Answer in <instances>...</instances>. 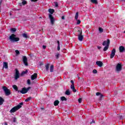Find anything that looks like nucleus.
I'll use <instances>...</instances> for the list:
<instances>
[{
  "label": "nucleus",
  "mask_w": 125,
  "mask_h": 125,
  "mask_svg": "<svg viewBox=\"0 0 125 125\" xmlns=\"http://www.w3.org/2000/svg\"><path fill=\"white\" fill-rule=\"evenodd\" d=\"M91 2L92 3L97 4L98 2H97V0H91Z\"/></svg>",
  "instance_id": "32"
},
{
  "label": "nucleus",
  "mask_w": 125,
  "mask_h": 125,
  "mask_svg": "<svg viewBox=\"0 0 125 125\" xmlns=\"http://www.w3.org/2000/svg\"><path fill=\"white\" fill-rule=\"evenodd\" d=\"M8 69V63L7 62H3L2 69Z\"/></svg>",
  "instance_id": "12"
},
{
  "label": "nucleus",
  "mask_w": 125,
  "mask_h": 125,
  "mask_svg": "<svg viewBox=\"0 0 125 125\" xmlns=\"http://www.w3.org/2000/svg\"><path fill=\"white\" fill-rule=\"evenodd\" d=\"M59 104V101L58 100H56L54 102V106H58Z\"/></svg>",
  "instance_id": "21"
},
{
  "label": "nucleus",
  "mask_w": 125,
  "mask_h": 125,
  "mask_svg": "<svg viewBox=\"0 0 125 125\" xmlns=\"http://www.w3.org/2000/svg\"><path fill=\"white\" fill-rule=\"evenodd\" d=\"M2 88L6 96H8V95H10V94H11V91L8 88H7V87L6 86H3Z\"/></svg>",
  "instance_id": "5"
},
{
  "label": "nucleus",
  "mask_w": 125,
  "mask_h": 125,
  "mask_svg": "<svg viewBox=\"0 0 125 125\" xmlns=\"http://www.w3.org/2000/svg\"><path fill=\"white\" fill-rule=\"evenodd\" d=\"M123 33H124V34H125V31H124Z\"/></svg>",
  "instance_id": "53"
},
{
  "label": "nucleus",
  "mask_w": 125,
  "mask_h": 125,
  "mask_svg": "<svg viewBox=\"0 0 125 125\" xmlns=\"http://www.w3.org/2000/svg\"><path fill=\"white\" fill-rule=\"evenodd\" d=\"M27 83L29 85L31 84V80L30 79L27 80Z\"/></svg>",
  "instance_id": "39"
},
{
  "label": "nucleus",
  "mask_w": 125,
  "mask_h": 125,
  "mask_svg": "<svg viewBox=\"0 0 125 125\" xmlns=\"http://www.w3.org/2000/svg\"><path fill=\"white\" fill-rule=\"evenodd\" d=\"M70 88L71 89H72L73 92H77V90L75 88V86H71Z\"/></svg>",
  "instance_id": "23"
},
{
  "label": "nucleus",
  "mask_w": 125,
  "mask_h": 125,
  "mask_svg": "<svg viewBox=\"0 0 125 125\" xmlns=\"http://www.w3.org/2000/svg\"><path fill=\"white\" fill-rule=\"evenodd\" d=\"M11 32H16V28H12L11 29Z\"/></svg>",
  "instance_id": "37"
},
{
  "label": "nucleus",
  "mask_w": 125,
  "mask_h": 125,
  "mask_svg": "<svg viewBox=\"0 0 125 125\" xmlns=\"http://www.w3.org/2000/svg\"><path fill=\"white\" fill-rule=\"evenodd\" d=\"M48 12L50 14H49V18L50 20L51 25H54V22H55V20L54 19V17L52 16L55 12L54 9L50 8L48 9Z\"/></svg>",
  "instance_id": "1"
},
{
  "label": "nucleus",
  "mask_w": 125,
  "mask_h": 125,
  "mask_svg": "<svg viewBox=\"0 0 125 125\" xmlns=\"http://www.w3.org/2000/svg\"><path fill=\"white\" fill-rule=\"evenodd\" d=\"M110 45V40L107 39V44L105 46V47L104 48V51H107L108 49H109V46Z\"/></svg>",
  "instance_id": "9"
},
{
  "label": "nucleus",
  "mask_w": 125,
  "mask_h": 125,
  "mask_svg": "<svg viewBox=\"0 0 125 125\" xmlns=\"http://www.w3.org/2000/svg\"><path fill=\"white\" fill-rule=\"evenodd\" d=\"M96 64L98 65L99 67H102V66H103V62L101 61H97Z\"/></svg>",
  "instance_id": "14"
},
{
  "label": "nucleus",
  "mask_w": 125,
  "mask_h": 125,
  "mask_svg": "<svg viewBox=\"0 0 125 125\" xmlns=\"http://www.w3.org/2000/svg\"><path fill=\"white\" fill-rule=\"evenodd\" d=\"M70 94H71V92H70V90L68 89L65 91L66 95H70Z\"/></svg>",
  "instance_id": "28"
},
{
  "label": "nucleus",
  "mask_w": 125,
  "mask_h": 125,
  "mask_svg": "<svg viewBox=\"0 0 125 125\" xmlns=\"http://www.w3.org/2000/svg\"><path fill=\"white\" fill-rule=\"evenodd\" d=\"M60 55V54L57 53L56 55H55V57L57 59H59V56Z\"/></svg>",
  "instance_id": "34"
},
{
  "label": "nucleus",
  "mask_w": 125,
  "mask_h": 125,
  "mask_svg": "<svg viewBox=\"0 0 125 125\" xmlns=\"http://www.w3.org/2000/svg\"><path fill=\"white\" fill-rule=\"evenodd\" d=\"M16 72L14 75L15 80H18L20 78V73L18 69H16Z\"/></svg>",
  "instance_id": "6"
},
{
  "label": "nucleus",
  "mask_w": 125,
  "mask_h": 125,
  "mask_svg": "<svg viewBox=\"0 0 125 125\" xmlns=\"http://www.w3.org/2000/svg\"><path fill=\"white\" fill-rule=\"evenodd\" d=\"M62 20H65V17H64V16L62 17Z\"/></svg>",
  "instance_id": "50"
},
{
  "label": "nucleus",
  "mask_w": 125,
  "mask_h": 125,
  "mask_svg": "<svg viewBox=\"0 0 125 125\" xmlns=\"http://www.w3.org/2000/svg\"><path fill=\"white\" fill-rule=\"evenodd\" d=\"M54 3L55 4V7H58V2H54Z\"/></svg>",
  "instance_id": "38"
},
{
  "label": "nucleus",
  "mask_w": 125,
  "mask_h": 125,
  "mask_svg": "<svg viewBox=\"0 0 125 125\" xmlns=\"http://www.w3.org/2000/svg\"><path fill=\"white\" fill-rule=\"evenodd\" d=\"M100 99H101V98H102V97H103L104 96L103 95V94H101L100 95Z\"/></svg>",
  "instance_id": "45"
},
{
  "label": "nucleus",
  "mask_w": 125,
  "mask_h": 125,
  "mask_svg": "<svg viewBox=\"0 0 125 125\" xmlns=\"http://www.w3.org/2000/svg\"><path fill=\"white\" fill-rule=\"evenodd\" d=\"M23 0V1H25V0Z\"/></svg>",
  "instance_id": "55"
},
{
  "label": "nucleus",
  "mask_w": 125,
  "mask_h": 125,
  "mask_svg": "<svg viewBox=\"0 0 125 125\" xmlns=\"http://www.w3.org/2000/svg\"><path fill=\"white\" fill-rule=\"evenodd\" d=\"M78 18H79V12H76L75 16V20H78Z\"/></svg>",
  "instance_id": "24"
},
{
  "label": "nucleus",
  "mask_w": 125,
  "mask_h": 125,
  "mask_svg": "<svg viewBox=\"0 0 125 125\" xmlns=\"http://www.w3.org/2000/svg\"><path fill=\"white\" fill-rule=\"evenodd\" d=\"M22 62L23 64H24L25 66H28V59H27V57L25 56H22Z\"/></svg>",
  "instance_id": "7"
},
{
  "label": "nucleus",
  "mask_w": 125,
  "mask_h": 125,
  "mask_svg": "<svg viewBox=\"0 0 125 125\" xmlns=\"http://www.w3.org/2000/svg\"><path fill=\"white\" fill-rule=\"evenodd\" d=\"M62 101H67V98L65 97H62L61 98Z\"/></svg>",
  "instance_id": "30"
},
{
  "label": "nucleus",
  "mask_w": 125,
  "mask_h": 125,
  "mask_svg": "<svg viewBox=\"0 0 125 125\" xmlns=\"http://www.w3.org/2000/svg\"><path fill=\"white\" fill-rule=\"evenodd\" d=\"M108 44V40H107V41H104L103 42V45L104 46H105V45H107Z\"/></svg>",
  "instance_id": "25"
},
{
  "label": "nucleus",
  "mask_w": 125,
  "mask_h": 125,
  "mask_svg": "<svg viewBox=\"0 0 125 125\" xmlns=\"http://www.w3.org/2000/svg\"><path fill=\"white\" fill-rule=\"evenodd\" d=\"M31 2H37L38 0H30Z\"/></svg>",
  "instance_id": "44"
},
{
  "label": "nucleus",
  "mask_w": 125,
  "mask_h": 125,
  "mask_svg": "<svg viewBox=\"0 0 125 125\" xmlns=\"http://www.w3.org/2000/svg\"><path fill=\"white\" fill-rule=\"evenodd\" d=\"M30 89H31V87H28L27 88L23 87L21 89V90L20 91L19 90L18 93L20 92L21 93H22V94H25L27 93V92H28Z\"/></svg>",
  "instance_id": "3"
},
{
  "label": "nucleus",
  "mask_w": 125,
  "mask_h": 125,
  "mask_svg": "<svg viewBox=\"0 0 125 125\" xmlns=\"http://www.w3.org/2000/svg\"><path fill=\"white\" fill-rule=\"evenodd\" d=\"M99 33H103L104 29L101 27H99Z\"/></svg>",
  "instance_id": "29"
},
{
  "label": "nucleus",
  "mask_w": 125,
  "mask_h": 125,
  "mask_svg": "<svg viewBox=\"0 0 125 125\" xmlns=\"http://www.w3.org/2000/svg\"><path fill=\"white\" fill-rule=\"evenodd\" d=\"M22 5H25V4H27V1H23L22 2V3H20V6H22Z\"/></svg>",
  "instance_id": "27"
},
{
  "label": "nucleus",
  "mask_w": 125,
  "mask_h": 125,
  "mask_svg": "<svg viewBox=\"0 0 125 125\" xmlns=\"http://www.w3.org/2000/svg\"><path fill=\"white\" fill-rule=\"evenodd\" d=\"M10 42H19L20 41V39L18 37H16V35L15 34H13L9 37Z\"/></svg>",
  "instance_id": "2"
},
{
  "label": "nucleus",
  "mask_w": 125,
  "mask_h": 125,
  "mask_svg": "<svg viewBox=\"0 0 125 125\" xmlns=\"http://www.w3.org/2000/svg\"><path fill=\"white\" fill-rule=\"evenodd\" d=\"M93 123H95V122L94 121Z\"/></svg>",
  "instance_id": "56"
},
{
  "label": "nucleus",
  "mask_w": 125,
  "mask_h": 125,
  "mask_svg": "<svg viewBox=\"0 0 125 125\" xmlns=\"http://www.w3.org/2000/svg\"><path fill=\"white\" fill-rule=\"evenodd\" d=\"M122 64L121 63H118L116 65V71L117 72H120V71H122Z\"/></svg>",
  "instance_id": "10"
},
{
  "label": "nucleus",
  "mask_w": 125,
  "mask_h": 125,
  "mask_svg": "<svg viewBox=\"0 0 125 125\" xmlns=\"http://www.w3.org/2000/svg\"><path fill=\"white\" fill-rule=\"evenodd\" d=\"M70 83H71V86H75V83H74V81L71 80Z\"/></svg>",
  "instance_id": "35"
},
{
  "label": "nucleus",
  "mask_w": 125,
  "mask_h": 125,
  "mask_svg": "<svg viewBox=\"0 0 125 125\" xmlns=\"http://www.w3.org/2000/svg\"><path fill=\"white\" fill-rule=\"evenodd\" d=\"M22 37L23 38H25V39H27L28 38V35H27V34H26V33H23L22 34Z\"/></svg>",
  "instance_id": "33"
},
{
  "label": "nucleus",
  "mask_w": 125,
  "mask_h": 125,
  "mask_svg": "<svg viewBox=\"0 0 125 125\" xmlns=\"http://www.w3.org/2000/svg\"><path fill=\"white\" fill-rule=\"evenodd\" d=\"M13 122H14V123H16V118H14Z\"/></svg>",
  "instance_id": "47"
},
{
  "label": "nucleus",
  "mask_w": 125,
  "mask_h": 125,
  "mask_svg": "<svg viewBox=\"0 0 125 125\" xmlns=\"http://www.w3.org/2000/svg\"><path fill=\"white\" fill-rule=\"evenodd\" d=\"M15 52H16L17 55H19V54H20V52L18 50H16L15 51Z\"/></svg>",
  "instance_id": "36"
},
{
  "label": "nucleus",
  "mask_w": 125,
  "mask_h": 125,
  "mask_svg": "<svg viewBox=\"0 0 125 125\" xmlns=\"http://www.w3.org/2000/svg\"><path fill=\"white\" fill-rule=\"evenodd\" d=\"M54 70V65H51L50 67V72L51 73H52L53 72Z\"/></svg>",
  "instance_id": "18"
},
{
  "label": "nucleus",
  "mask_w": 125,
  "mask_h": 125,
  "mask_svg": "<svg viewBox=\"0 0 125 125\" xmlns=\"http://www.w3.org/2000/svg\"><path fill=\"white\" fill-rule=\"evenodd\" d=\"M119 50H120V52H124L125 50V47L123 46H120L119 47Z\"/></svg>",
  "instance_id": "16"
},
{
  "label": "nucleus",
  "mask_w": 125,
  "mask_h": 125,
  "mask_svg": "<svg viewBox=\"0 0 125 125\" xmlns=\"http://www.w3.org/2000/svg\"><path fill=\"white\" fill-rule=\"evenodd\" d=\"M101 94V93L100 92H97L96 94V95H97V96H99V95H100Z\"/></svg>",
  "instance_id": "43"
},
{
  "label": "nucleus",
  "mask_w": 125,
  "mask_h": 125,
  "mask_svg": "<svg viewBox=\"0 0 125 125\" xmlns=\"http://www.w3.org/2000/svg\"><path fill=\"white\" fill-rule=\"evenodd\" d=\"M115 54H116V49L113 48L111 51V53L110 54V59H112V58H114Z\"/></svg>",
  "instance_id": "8"
},
{
  "label": "nucleus",
  "mask_w": 125,
  "mask_h": 125,
  "mask_svg": "<svg viewBox=\"0 0 125 125\" xmlns=\"http://www.w3.org/2000/svg\"><path fill=\"white\" fill-rule=\"evenodd\" d=\"M22 107V106L21 105H17L16 106H14L10 110V113H15L16 111H18V110H19Z\"/></svg>",
  "instance_id": "4"
},
{
  "label": "nucleus",
  "mask_w": 125,
  "mask_h": 125,
  "mask_svg": "<svg viewBox=\"0 0 125 125\" xmlns=\"http://www.w3.org/2000/svg\"><path fill=\"white\" fill-rule=\"evenodd\" d=\"M10 15H11H11H12L11 14V13H10Z\"/></svg>",
  "instance_id": "54"
},
{
  "label": "nucleus",
  "mask_w": 125,
  "mask_h": 125,
  "mask_svg": "<svg viewBox=\"0 0 125 125\" xmlns=\"http://www.w3.org/2000/svg\"><path fill=\"white\" fill-rule=\"evenodd\" d=\"M45 70L46 72H48V70H49V63H47L45 65Z\"/></svg>",
  "instance_id": "19"
},
{
  "label": "nucleus",
  "mask_w": 125,
  "mask_h": 125,
  "mask_svg": "<svg viewBox=\"0 0 125 125\" xmlns=\"http://www.w3.org/2000/svg\"><path fill=\"white\" fill-rule=\"evenodd\" d=\"M121 1H122L123 2H125V0H121Z\"/></svg>",
  "instance_id": "52"
},
{
  "label": "nucleus",
  "mask_w": 125,
  "mask_h": 125,
  "mask_svg": "<svg viewBox=\"0 0 125 125\" xmlns=\"http://www.w3.org/2000/svg\"><path fill=\"white\" fill-rule=\"evenodd\" d=\"M97 48L99 49H101V48H102V47L100 46H98Z\"/></svg>",
  "instance_id": "46"
},
{
  "label": "nucleus",
  "mask_w": 125,
  "mask_h": 125,
  "mask_svg": "<svg viewBox=\"0 0 125 125\" xmlns=\"http://www.w3.org/2000/svg\"><path fill=\"white\" fill-rule=\"evenodd\" d=\"M38 78V74L37 73H34L33 75H32L31 77V79L32 81H34V80H36Z\"/></svg>",
  "instance_id": "11"
},
{
  "label": "nucleus",
  "mask_w": 125,
  "mask_h": 125,
  "mask_svg": "<svg viewBox=\"0 0 125 125\" xmlns=\"http://www.w3.org/2000/svg\"><path fill=\"white\" fill-rule=\"evenodd\" d=\"M120 119H121V120H123V119H124V117H123V116H120Z\"/></svg>",
  "instance_id": "51"
},
{
  "label": "nucleus",
  "mask_w": 125,
  "mask_h": 125,
  "mask_svg": "<svg viewBox=\"0 0 125 125\" xmlns=\"http://www.w3.org/2000/svg\"><path fill=\"white\" fill-rule=\"evenodd\" d=\"M77 25H80L81 24V21L80 20H77Z\"/></svg>",
  "instance_id": "40"
},
{
  "label": "nucleus",
  "mask_w": 125,
  "mask_h": 125,
  "mask_svg": "<svg viewBox=\"0 0 125 125\" xmlns=\"http://www.w3.org/2000/svg\"><path fill=\"white\" fill-rule=\"evenodd\" d=\"M78 40L80 42H83V36L82 35V34L78 35Z\"/></svg>",
  "instance_id": "15"
},
{
  "label": "nucleus",
  "mask_w": 125,
  "mask_h": 125,
  "mask_svg": "<svg viewBox=\"0 0 125 125\" xmlns=\"http://www.w3.org/2000/svg\"><path fill=\"white\" fill-rule=\"evenodd\" d=\"M27 73H28V70L23 71L21 73V76H24V75H26V74H27Z\"/></svg>",
  "instance_id": "20"
},
{
  "label": "nucleus",
  "mask_w": 125,
  "mask_h": 125,
  "mask_svg": "<svg viewBox=\"0 0 125 125\" xmlns=\"http://www.w3.org/2000/svg\"><path fill=\"white\" fill-rule=\"evenodd\" d=\"M75 30H76L77 32H78V35H82L83 34L82 28H75Z\"/></svg>",
  "instance_id": "13"
},
{
  "label": "nucleus",
  "mask_w": 125,
  "mask_h": 125,
  "mask_svg": "<svg viewBox=\"0 0 125 125\" xmlns=\"http://www.w3.org/2000/svg\"><path fill=\"white\" fill-rule=\"evenodd\" d=\"M31 99H32V97H29L27 98L25 100V102H29V101H31Z\"/></svg>",
  "instance_id": "31"
},
{
  "label": "nucleus",
  "mask_w": 125,
  "mask_h": 125,
  "mask_svg": "<svg viewBox=\"0 0 125 125\" xmlns=\"http://www.w3.org/2000/svg\"><path fill=\"white\" fill-rule=\"evenodd\" d=\"M21 105H23V103H20V104L18 105V106H21Z\"/></svg>",
  "instance_id": "49"
},
{
  "label": "nucleus",
  "mask_w": 125,
  "mask_h": 125,
  "mask_svg": "<svg viewBox=\"0 0 125 125\" xmlns=\"http://www.w3.org/2000/svg\"><path fill=\"white\" fill-rule=\"evenodd\" d=\"M83 101V99L81 98H80L79 99H78V102L79 103H82V101Z\"/></svg>",
  "instance_id": "41"
},
{
  "label": "nucleus",
  "mask_w": 125,
  "mask_h": 125,
  "mask_svg": "<svg viewBox=\"0 0 125 125\" xmlns=\"http://www.w3.org/2000/svg\"><path fill=\"white\" fill-rule=\"evenodd\" d=\"M93 74H97V70L96 69H93Z\"/></svg>",
  "instance_id": "42"
},
{
  "label": "nucleus",
  "mask_w": 125,
  "mask_h": 125,
  "mask_svg": "<svg viewBox=\"0 0 125 125\" xmlns=\"http://www.w3.org/2000/svg\"><path fill=\"white\" fill-rule=\"evenodd\" d=\"M57 43H58L57 50L59 51V50H60V42H59V41H58Z\"/></svg>",
  "instance_id": "26"
},
{
  "label": "nucleus",
  "mask_w": 125,
  "mask_h": 125,
  "mask_svg": "<svg viewBox=\"0 0 125 125\" xmlns=\"http://www.w3.org/2000/svg\"><path fill=\"white\" fill-rule=\"evenodd\" d=\"M13 88H14V89H15V90H16V91H18V92L19 90H18V87H17V85H13Z\"/></svg>",
  "instance_id": "22"
},
{
  "label": "nucleus",
  "mask_w": 125,
  "mask_h": 125,
  "mask_svg": "<svg viewBox=\"0 0 125 125\" xmlns=\"http://www.w3.org/2000/svg\"><path fill=\"white\" fill-rule=\"evenodd\" d=\"M4 102V99H3L2 97H0V106L2 105Z\"/></svg>",
  "instance_id": "17"
},
{
  "label": "nucleus",
  "mask_w": 125,
  "mask_h": 125,
  "mask_svg": "<svg viewBox=\"0 0 125 125\" xmlns=\"http://www.w3.org/2000/svg\"><path fill=\"white\" fill-rule=\"evenodd\" d=\"M42 47H43V49H45L46 48V46H45V45H43Z\"/></svg>",
  "instance_id": "48"
}]
</instances>
